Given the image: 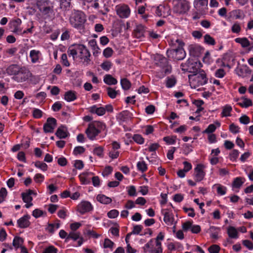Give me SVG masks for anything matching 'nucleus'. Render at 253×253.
I'll list each match as a JSON object with an SVG mask.
<instances>
[{"label":"nucleus","mask_w":253,"mask_h":253,"mask_svg":"<svg viewBox=\"0 0 253 253\" xmlns=\"http://www.w3.org/2000/svg\"><path fill=\"white\" fill-rule=\"evenodd\" d=\"M86 21L85 14L79 10H74L69 18V22L72 26L80 31H84V24Z\"/></svg>","instance_id":"1"},{"label":"nucleus","mask_w":253,"mask_h":253,"mask_svg":"<svg viewBox=\"0 0 253 253\" xmlns=\"http://www.w3.org/2000/svg\"><path fill=\"white\" fill-rule=\"evenodd\" d=\"M36 6L45 19L50 18L54 15L53 3L49 0H37Z\"/></svg>","instance_id":"2"},{"label":"nucleus","mask_w":253,"mask_h":253,"mask_svg":"<svg viewBox=\"0 0 253 253\" xmlns=\"http://www.w3.org/2000/svg\"><path fill=\"white\" fill-rule=\"evenodd\" d=\"M155 64L164 70L165 75H168L171 72V66L169 64L167 58L159 54L155 55L154 57Z\"/></svg>","instance_id":"3"},{"label":"nucleus","mask_w":253,"mask_h":253,"mask_svg":"<svg viewBox=\"0 0 253 253\" xmlns=\"http://www.w3.org/2000/svg\"><path fill=\"white\" fill-rule=\"evenodd\" d=\"M180 66L182 71L195 75L200 70L201 63L195 61L193 59H188L185 63H182Z\"/></svg>","instance_id":"4"},{"label":"nucleus","mask_w":253,"mask_h":253,"mask_svg":"<svg viewBox=\"0 0 253 253\" xmlns=\"http://www.w3.org/2000/svg\"><path fill=\"white\" fill-rule=\"evenodd\" d=\"M78 51V57L81 60L82 64L84 66H88L90 64L91 54L87 48L83 44H79Z\"/></svg>","instance_id":"5"},{"label":"nucleus","mask_w":253,"mask_h":253,"mask_svg":"<svg viewBox=\"0 0 253 253\" xmlns=\"http://www.w3.org/2000/svg\"><path fill=\"white\" fill-rule=\"evenodd\" d=\"M32 76V73L25 67H21L20 71L15 76H13L12 79L17 83L26 82Z\"/></svg>","instance_id":"6"},{"label":"nucleus","mask_w":253,"mask_h":253,"mask_svg":"<svg viewBox=\"0 0 253 253\" xmlns=\"http://www.w3.org/2000/svg\"><path fill=\"white\" fill-rule=\"evenodd\" d=\"M190 2L187 0H178L173 7L174 12L178 14H184L190 9Z\"/></svg>","instance_id":"7"},{"label":"nucleus","mask_w":253,"mask_h":253,"mask_svg":"<svg viewBox=\"0 0 253 253\" xmlns=\"http://www.w3.org/2000/svg\"><path fill=\"white\" fill-rule=\"evenodd\" d=\"M167 55L168 57L180 60L184 58L186 53L182 47H178L175 49H168L167 51Z\"/></svg>","instance_id":"8"},{"label":"nucleus","mask_w":253,"mask_h":253,"mask_svg":"<svg viewBox=\"0 0 253 253\" xmlns=\"http://www.w3.org/2000/svg\"><path fill=\"white\" fill-rule=\"evenodd\" d=\"M101 130L95 128V124L89 123L87 128L85 131L88 138L90 140H94L96 137L101 132Z\"/></svg>","instance_id":"9"},{"label":"nucleus","mask_w":253,"mask_h":253,"mask_svg":"<svg viewBox=\"0 0 253 253\" xmlns=\"http://www.w3.org/2000/svg\"><path fill=\"white\" fill-rule=\"evenodd\" d=\"M56 125L57 121L55 118L51 117L48 118L46 123L43 125V131L45 133L53 132Z\"/></svg>","instance_id":"10"},{"label":"nucleus","mask_w":253,"mask_h":253,"mask_svg":"<svg viewBox=\"0 0 253 253\" xmlns=\"http://www.w3.org/2000/svg\"><path fill=\"white\" fill-rule=\"evenodd\" d=\"M204 169L205 166L201 164H198L195 168L194 176L196 182H200L204 179L205 176Z\"/></svg>","instance_id":"11"},{"label":"nucleus","mask_w":253,"mask_h":253,"mask_svg":"<svg viewBox=\"0 0 253 253\" xmlns=\"http://www.w3.org/2000/svg\"><path fill=\"white\" fill-rule=\"evenodd\" d=\"M195 77L194 80L197 79L199 84L201 85H204L207 83L208 79L206 77L205 72L200 69L197 73L195 75H189L188 78L191 79L192 77Z\"/></svg>","instance_id":"12"},{"label":"nucleus","mask_w":253,"mask_h":253,"mask_svg":"<svg viewBox=\"0 0 253 253\" xmlns=\"http://www.w3.org/2000/svg\"><path fill=\"white\" fill-rule=\"evenodd\" d=\"M170 9L168 5L160 4L157 7L156 13L158 16L167 17L170 14Z\"/></svg>","instance_id":"13"},{"label":"nucleus","mask_w":253,"mask_h":253,"mask_svg":"<svg viewBox=\"0 0 253 253\" xmlns=\"http://www.w3.org/2000/svg\"><path fill=\"white\" fill-rule=\"evenodd\" d=\"M208 0H195L194 6L196 10L203 13L208 9Z\"/></svg>","instance_id":"14"},{"label":"nucleus","mask_w":253,"mask_h":253,"mask_svg":"<svg viewBox=\"0 0 253 253\" xmlns=\"http://www.w3.org/2000/svg\"><path fill=\"white\" fill-rule=\"evenodd\" d=\"M92 209L91 204L87 201H82L77 206L78 211L82 214L91 211Z\"/></svg>","instance_id":"15"},{"label":"nucleus","mask_w":253,"mask_h":253,"mask_svg":"<svg viewBox=\"0 0 253 253\" xmlns=\"http://www.w3.org/2000/svg\"><path fill=\"white\" fill-rule=\"evenodd\" d=\"M117 13L121 18H127L130 14V9L127 5H123L117 8Z\"/></svg>","instance_id":"16"},{"label":"nucleus","mask_w":253,"mask_h":253,"mask_svg":"<svg viewBox=\"0 0 253 253\" xmlns=\"http://www.w3.org/2000/svg\"><path fill=\"white\" fill-rule=\"evenodd\" d=\"M70 239L74 241H76L79 239L78 241L79 246H80L83 243V238L82 237H80V234L79 232H75L73 231L70 232L66 237L65 241L68 242Z\"/></svg>","instance_id":"17"},{"label":"nucleus","mask_w":253,"mask_h":253,"mask_svg":"<svg viewBox=\"0 0 253 253\" xmlns=\"http://www.w3.org/2000/svg\"><path fill=\"white\" fill-rule=\"evenodd\" d=\"M30 218V215L26 214L19 218L17 220L18 226L21 228H25L29 227L30 225V222L29 221Z\"/></svg>","instance_id":"18"},{"label":"nucleus","mask_w":253,"mask_h":253,"mask_svg":"<svg viewBox=\"0 0 253 253\" xmlns=\"http://www.w3.org/2000/svg\"><path fill=\"white\" fill-rule=\"evenodd\" d=\"M68 134L67 128L64 126H59L55 133V135L60 139L66 138Z\"/></svg>","instance_id":"19"},{"label":"nucleus","mask_w":253,"mask_h":253,"mask_svg":"<svg viewBox=\"0 0 253 253\" xmlns=\"http://www.w3.org/2000/svg\"><path fill=\"white\" fill-rule=\"evenodd\" d=\"M21 68L17 64L10 65L6 69V73L9 76H15L20 71Z\"/></svg>","instance_id":"20"},{"label":"nucleus","mask_w":253,"mask_h":253,"mask_svg":"<svg viewBox=\"0 0 253 253\" xmlns=\"http://www.w3.org/2000/svg\"><path fill=\"white\" fill-rule=\"evenodd\" d=\"M33 194L36 195V193L34 191L31 189L27 190L25 192H23L21 194L22 200L24 202H31L33 200V198L31 195Z\"/></svg>","instance_id":"21"},{"label":"nucleus","mask_w":253,"mask_h":253,"mask_svg":"<svg viewBox=\"0 0 253 253\" xmlns=\"http://www.w3.org/2000/svg\"><path fill=\"white\" fill-rule=\"evenodd\" d=\"M88 109L91 113L96 114L98 116H103L105 114V109L103 107H97L96 105H93L89 107Z\"/></svg>","instance_id":"22"},{"label":"nucleus","mask_w":253,"mask_h":253,"mask_svg":"<svg viewBox=\"0 0 253 253\" xmlns=\"http://www.w3.org/2000/svg\"><path fill=\"white\" fill-rule=\"evenodd\" d=\"M79 49V44L72 45L69 47L67 50V53L69 56H72L73 59L75 60V59L77 58Z\"/></svg>","instance_id":"23"},{"label":"nucleus","mask_w":253,"mask_h":253,"mask_svg":"<svg viewBox=\"0 0 253 253\" xmlns=\"http://www.w3.org/2000/svg\"><path fill=\"white\" fill-rule=\"evenodd\" d=\"M163 213L165 222L168 225H172L174 220L172 214L166 210H163Z\"/></svg>","instance_id":"24"},{"label":"nucleus","mask_w":253,"mask_h":253,"mask_svg":"<svg viewBox=\"0 0 253 253\" xmlns=\"http://www.w3.org/2000/svg\"><path fill=\"white\" fill-rule=\"evenodd\" d=\"M220 231L219 227L213 226H211L208 230V232L210 234L211 238L216 240L218 238V234Z\"/></svg>","instance_id":"25"},{"label":"nucleus","mask_w":253,"mask_h":253,"mask_svg":"<svg viewBox=\"0 0 253 253\" xmlns=\"http://www.w3.org/2000/svg\"><path fill=\"white\" fill-rule=\"evenodd\" d=\"M201 49V47L197 45H191L189 47L190 54L193 56H198Z\"/></svg>","instance_id":"26"},{"label":"nucleus","mask_w":253,"mask_h":253,"mask_svg":"<svg viewBox=\"0 0 253 253\" xmlns=\"http://www.w3.org/2000/svg\"><path fill=\"white\" fill-rule=\"evenodd\" d=\"M145 28L142 25H139L136 26L134 30V35L136 38H140L144 36L145 33Z\"/></svg>","instance_id":"27"},{"label":"nucleus","mask_w":253,"mask_h":253,"mask_svg":"<svg viewBox=\"0 0 253 253\" xmlns=\"http://www.w3.org/2000/svg\"><path fill=\"white\" fill-rule=\"evenodd\" d=\"M104 82L108 85H115L117 84V80L111 75L107 74L104 77Z\"/></svg>","instance_id":"28"},{"label":"nucleus","mask_w":253,"mask_h":253,"mask_svg":"<svg viewBox=\"0 0 253 253\" xmlns=\"http://www.w3.org/2000/svg\"><path fill=\"white\" fill-rule=\"evenodd\" d=\"M77 98L76 92L72 90H69L65 92L64 99L68 102L73 101Z\"/></svg>","instance_id":"29"},{"label":"nucleus","mask_w":253,"mask_h":253,"mask_svg":"<svg viewBox=\"0 0 253 253\" xmlns=\"http://www.w3.org/2000/svg\"><path fill=\"white\" fill-rule=\"evenodd\" d=\"M236 42L241 44L243 47H247L250 45V41L247 38H237L235 39Z\"/></svg>","instance_id":"30"},{"label":"nucleus","mask_w":253,"mask_h":253,"mask_svg":"<svg viewBox=\"0 0 253 253\" xmlns=\"http://www.w3.org/2000/svg\"><path fill=\"white\" fill-rule=\"evenodd\" d=\"M96 198L98 201L104 204H108L112 201L110 198L104 195H98Z\"/></svg>","instance_id":"31"},{"label":"nucleus","mask_w":253,"mask_h":253,"mask_svg":"<svg viewBox=\"0 0 253 253\" xmlns=\"http://www.w3.org/2000/svg\"><path fill=\"white\" fill-rule=\"evenodd\" d=\"M40 52L39 50H32L30 52V57L31 58V61L32 63L37 62L39 59V54Z\"/></svg>","instance_id":"32"},{"label":"nucleus","mask_w":253,"mask_h":253,"mask_svg":"<svg viewBox=\"0 0 253 253\" xmlns=\"http://www.w3.org/2000/svg\"><path fill=\"white\" fill-rule=\"evenodd\" d=\"M90 174H93V173L91 172H85L80 175V179L83 184H87L90 182L89 179L86 177L87 176Z\"/></svg>","instance_id":"33"},{"label":"nucleus","mask_w":253,"mask_h":253,"mask_svg":"<svg viewBox=\"0 0 253 253\" xmlns=\"http://www.w3.org/2000/svg\"><path fill=\"white\" fill-rule=\"evenodd\" d=\"M227 233L231 238L236 239L238 238V232L236 228L233 226H229L228 228Z\"/></svg>","instance_id":"34"},{"label":"nucleus","mask_w":253,"mask_h":253,"mask_svg":"<svg viewBox=\"0 0 253 253\" xmlns=\"http://www.w3.org/2000/svg\"><path fill=\"white\" fill-rule=\"evenodd\" d=\"M121 84L123 89L127 90L130 88L131 84L127 79L123 78L121 80Z\"/></svg>","instance_id":"35"},{"label":"nucleus","mask_w":253,"mask_h":253,"mask_svg":"<svg viewBox=\"0 0 253 253\" xmlns=\"http://www.w3.org/2000/svg\"><path fill=\"white\" fill-rule=\"evenodd\" d=\"M232 107L229 105H225L222 109L221 113L222 117H228L231 116V112L232 111Z\"/></svg>","instance_id":"36"},{"label":"nucleus","mask_w":253,"mask_h":253,"mask_svg":"<svg viewBox=\"0 0 253 253\" xmlns=\"http://www.w3.org/2000/svg\"><path fill=\"white\" fill-rule=\"evenodd\" d=\"M238 104L243 108H247L253 105L251 100L245 97L243 98V101L239 102Z\"/></svg>","instance_id":"37"},{"label":"nucleus","mask_w":253,"mask_h":253,"mask_svg":"<svg viewBox=\"0 0 253 253\" xmlns=\"http://www.w3.org/2000/svg\"><path fill=\"white\" fill-rule=\"evenodd\" d=\"M23 243V240L20 237H15L12 242V245L15 249H18Z\"/></svg>","instance_id":"38"},{"label":"nucleus","mask_w":253,"mask_h":253,"mask_svg":"<svg viewBox=\"0 0 253 253\" xmlns=\"http://www.w3.org/2000/svg\"><path fill=\"white\" fill-rule=\"evenodd\" d=\"M176 83V80L174 77L167 78L166 81V86L168 88H171L175 85Z\"/></svg>","instance_id":"39"},{"label":"nucleus","mask_w":253,"mask_h":253,"mask_svg":"<svg viewBox=\"0 0 253 253\" xmlns=\"http://www.w3.org/2000/svg\"><path fill=\"white\" fill-rule=\"evenodd\" d=\"M243 183L244 181H242V177H236L233 182L232 186L234 188H239L243 185Z\"/></svg>","instance_id":"40"},{"label":"nucleus","mask_w":253,"mask_h":253,"mask_svg":"<svg viewBox=\"0 0 253 253\" xmlns=\"http://www.w3.org/2000/svg\"><path fill=\"white\" fill-rule=\"evenodd\" d=\"M204 42L209 45H213L215 44V42L214 39L209 34L205 35Z\"/></svg>","instance_id":"41"},{"label":"nucleus","mask_w":253,"mask_h":253,"mask_svg":"<svg viewBox=\"0 0 253 253\" xmlns=\"http://www.w3.org/2000/svg\"><path fill=\"white\" fill-rule=\"evenodd\" d=\"M231 13L236 19L242 18L244 15L243 11L241 9L233 10L231 12Z\"/></svg>","instance_id":"42"},{"label":"nucleus","mask_w":253,"mask_h":253,"mask_svg":"<svg viewBox=\"0 0 253 253\" xmlns=\"http://www.w3.org/2000/svg\"><path fill=\"white\" fill-rule=\"evenodd\" d=\"M176 136H166L163 138L164 141L169 145L175 144L176 142Z\"/></svg>","instance_id":"43"},{"label":"nucleus","mask_w":253,"mask_h":253,"mask_svg":"<svg viewBox=\"0 0 253 253\" xmlns=\"http://www.w3.org/2000/svg\"><path fill=\"white\" fill-rule=\"evenodd\" d=\"M137 169L143 172L145 171L147 169V165L144 161L138 162L137 164Z\"/></svg>","instance_id":"44"},{"label":"nucleus","mask_w":253,"mask_h":253,"mask_svg":"<svg viewBox=\"0 0 253 253\" xmlns=\"http://www.w3.org/2000/svg\"><path fill=\"white\" fill-rule=\"evenodd\" d=\"M107 94H108V95L111 98H116L117 95V91L113 89V88L112 87H108L107 88Z\"/></svg>","instance_id":"45"},{"label":"nucleus","mask_w":253,"mask_h":253,"mask_svg":"<svg viewBox=\"0 0 253 253\" xmlns=\"http://www.w3.org/2000/svg\"><path fill=\"white\" fill-rule=\"evenodd\" d=\"M71 0H60L61 8L65 10L70 7Z\"/></svg>","instance_id":"46"},{"label":"nucleus","mask_w":253,"mask_h":253,"mask_svg":"<svg viewBox=\"0 0 253 253\" xmlns=\"http://www.w3.org/2000/svg\"><path fill=\"white\" fill-rule=\"evenodd\" d=\"M22 22L20 19L17 18L16 19L10 21L9 23L10 27L12 28H16L20 27Z\"/></svg>","instance_id":"47"},{"label":"nucleus","mask_w":253,"mask_h":253,"mask_svg":"<svg viewBox=\"0 0 253 253\" xmlns=\"http://www.w3.org/2000/svg\"><path fill=\"white\" fill-rule=\"evenodd\" d=\"M35 166L36 167L41 169L43 171H46L47 170V166L44 163L37 161L35 162Z\"/></svg>","instance_id":"48"},{"label":"nucleus","mask_w":253,"mask_h":253,"mask_svg":"<svg viewBox=\"0 0 253 253\" xmlns=\"http://www.w3.org/2000/svg\"><path fill=\"white\" fill-rule=\"evenodd\" d=\"M153 248V239H151L147 244L143 247V250L144 253L149 252L150 250H152Z\"/></svg>","instance_id":"49"},{"label":"nucleus","mask_w":253,"mask_h":253,"mask_svg":"<svg viewBox=\"0 0 253 253\" xmlns=\"http://www.w3.org/2000/svg\"><path fill=\"white\" fill-rule=\"evenodd\" d=\"M133 140L138 144H142L144 143V139L140 134H134L132 137Z\"/></svg>","instance_id":"50"},{"label":"nucleus","mask_w":253,"mask_h":253,"mask_svg":"<svg viewBox=\"0 0 253 253\" xmlns=\"http://www.w3.org/2000/svg\"><path fill=\"white\" fill-rule=\"evenodd\" d=\"M241 28L238 22L235 23L231 27V31L234 33L238 34L241 32Z\"/></svg>","instance_id":"51"},{"label":"nucleus","mask_w":253,"mask_h":253,"mask_svg":"<svg viewBox=\"0 0 253 253\" xmlns=\"http://www.w3.org/2000/svg\"><path fill=\"white\" fill-rule=\"evenodd\" d=\"M112 63L110 61H106L103 62L101 65V67L105 71H109L110 69L111 68Z\"/></svg>","instance_id":"52"},{"label":"nucleus","mask_w":253,"mask_h":253,"mask_svg":"<svg viewBox=\"0 0 253 253\" xmlns=\"http://www.w3.org/2000/svg\"><path fill=\"white\" fill-rule=\"evenodd\" d=\"M85 151V149L83 146H77L76 147L73 151V153L75 155H78L79 154H81L84 153Z\"/></svg>","instance_id":"53"},{"label":"nucleus","mask_w":253,"mask_h":253,"mask_svg":"<svg viewBox=\"0 0 253 253\" xmlns=\"http://www.w3.org/2000/svg\"><path fill=\"white\" fill-rule=\"evenodd\" d=\"M210 253H218L220 250V247L217 245H212L208 249Z\"/></svg>","instance_id":"54"},{"label":"nucleus","mask_w":253,"mask_h":253,"mask_svg":"<svg viewBox=\"0 0 253 253\" xmlns=\"http://www.w3.org/2000/svg\"><path fill=\"white\" fill-rule=\"evenodd\" d=\"M103 150V148L101 146L96 147L93 150V153L100 157H102Z\"/></svg>","instance_id":"55"},{"label":"nucleus","mask_w":253,"mask_h":253,"mask_svg":"<svg viewBox=\"0 0 253 253\" xmlns=\"http://www.w3.org/2000/svg\"><path fill=\"white\" fill-rule=\"evenodd\" d=\"M216 128V127L214 124H211L203 131V133H208V134L212 133L215 130Z\"/></svg>","instance_id":"56"},{"label":"nucleus","mask_w":253,"mask_h":253,"mask_svg":"<svg viewBox=\"0 0 253 253\" xmlns=\"http://www.w3.org/2000/svg\"><path fill=\"white\" fill-rule=\"evenodd\" d=\"M114 243L111 241L110 239L108 238H106L104 240V243L103 245V247L104 248H110L112 249Z\"/></svg>","instance_id":"57"},{"label":"nucleus","mask_w":253,"mask_h":253,"mask_svg":"<svg viewBox=\"0 0 253 253\" xmlns=\"http://www.w3.org/2000/svg\"><path fill=\"white\" fill-rule=\"evenodd\" d=\"M119 212L117 210H112L109 211L108 213V216L110 218H115L119 215Z\"/></svg>","instance_id":"58"},{"label":"nucleus","mask_w":253,"mask_h":253,"mask_svg":"<svg viewBox=\"0 0 253 253\" xmlns=\"http://www.w3.org/2000/svg\"><path fill=\"white\" fill-rule=\"evenodd\" d=\"M7 191L5 188H1L0 190V203H2L7 195Z\"/></svg>","instance_id":"59"},{"label":"nucleus","mask_w":253,"mask_h":253,"mask_svg":"<svg viewBox=\"0 0 253 253\" xmlns=\"http://www.w3.org/2000/svg\"><path fill=\"white\" fill-rule=\"evenodd\" d=\"M217 188V192L218 195H224L226 192V188L224 186H221V185L218 184Z\"/></svg>","instance_id":"60"},{"label":"nucleus","mask_w":253,"mask_h":253,"mask_svg":"<svg viewBox=\"0 0 253 253\" xmlns=\"http://www.w3.org/2000/svg\"><path fill=\"white\" fill-rule=\"evenodd\" d=\"M113 50L111 47H107L103 51V55L106 58H109L112 55Z\"/></svg>","instance_id":"61"},{"label":"nucleus","mask_w":253,"mask_h":253,"mask_svg":"<svg viewBox=\"0 0 253 253\" xmlns=\"http://www.w3.org/2000/svg\"><path fill=\"white\" fill-rule=\"evenodd\" d=\"M33 115L35 118H41L42 116V112L39 109H34L33 112Z\"/></svg>","instance_id":"62"},{"label":"nucleus","mask_w":253,"mask_h":253,"mask_svg":"<svg viewBox=\"0 0 253 253\" xmlns=\"http://www.w3.org/2000/svg\"><path fill=\"white\" fill-rule=\"evenodd\" d=\"M244 246L250 250H253V243L248 240H245L242 242Z\"/></svg>","instance_id":"63"},{"label":"nucleus","mask_w":253,"mask_h":253,"mask_svg":"<svg viewBox=\"0 0 253 253\" xmlns=\"http://www.w3.org/2000/svg\"><path fill=\"white\" fill-rule=\"evenodd\" d=\"M57 250L53 246H50L46 248L43 253H57Z\"/></svg>","instance_id":"64"}]
</instances>
